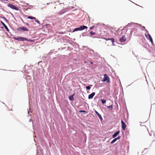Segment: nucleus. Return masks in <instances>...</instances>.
Here are the masks:
<instances>
[{
    "instance_id": "8",
    "label": "nucleus",
    "mask_w": 155,
    "mask_h": 155,
    "mask_svg": "<svg viewBox=\"0 0 155 155\" xmlns=\"http://www.w3.org/2000/svg\"><path fill=\"white\" fill-rule=\"evenodd\" d=\"M95 94V92H93L91 94H89L88 97L89 99H92Z\"/></svg>"
},
{
    "instance_id": "23",
    "label": "nucleus",
    "mask_w": 155,
    "mask_h": 155,
    "mask_svg": "<svg viewBox=\"0 0 155 155\" xmlns=\"http://www.w3.org/2000/svg\"><path fill=\"white\" fill-rule=\"evenodd\" d=\"M79 112L80 113H85L86 112V111L83 110H79Z\"/></svg>"
},
{
    "instance_id": "22",
    "label": "nucleus",
    "mask_w": 155,
    "mask_h": 155,
    "mask_svg": "<svg viewBox=\"0 0 155 155\" xmlns=\"http://www.w3.org/2000/svg\"><path fill=\"white\" fill-rule=\"evenodd\" d=\"M107 107H108V108L112 109L113 107V106L112 105H110L109 106H107Z\"/></svg>"
},
{
    "instance_id": "27",
    "label": "nucleus",
    "mask_w": 155,
    "mask_h": 155,
    "mask_svg": "<svg viewBox=\"0 0 155 155\" xmlns=\"http://www.w3.org/2000/svg\"><path fill=\"white\" fill-rule=\"evenodd\" d=\"M26 25H28V23H26Z\"/></svg>"
},
{
    "instance_id": "16",
    "label": "nucleus",
    "mask_w": 155,
    "mask_h": 155,
    "mask_svg": "<svg viewBox=\"0 0 155 155\" xmlns=\"http://www.w3.org/2000/svg\"><path fill=\"white\" fill-rule=\"evenodd\" d=\"M103 104H104L106 102V100H105L102 99L101 100Z\"/></svg>"
},
{
    "instance_id": "6",
    "label": "nucleus",
    "mask_w": 155,
    "mask_h": 155,
    "mask_svg": "<svg viewBox=\"0 0 155 155\" xmlns=\"http://www.w3.org/2000/svg\"><path fill=\"white\" fill-rule=\"evenodd\" d=\"M79 31H81L87 28V27L84 25H82L79 27Z\"/></svg>"
},
{
    "instance_id": "20",
    "label": "nucleus",
    "mask_w": 155,
    "mask_h": 155,
    "mask_svg": "<svg viewBox=\"0 0 155 155\" xmlns=\"http://www.w3.org/2000/svg\"><path fill=\"white\" fill-rule=\"evenodd\" d=\"M14 39L18 40V41H19V37L18 38L14 37Z\"/></svg>"
},
{
    "instance_id": "18",
    "label": "nucleus",
    "mask_w": 155,
    "mask_h": 155,
    "mask_svg": "<svg viewBox=\"0 0 155 155\" xmlns=\"http://www.w3.org/2000/svg\"><path fill=\"white\" fill-rule=\"evenodd\" d=\"M79 31V27L78 28H75L74 29V31Z\"/></svg>"
},
{
    "instance_id": "12",
    "label": "nucleus",
    "mask_w": 155,
    "mask_h": 155,
    "mask_svg": "<svg viewBox=\"0 0 155 155\" xmlns=\"http://www.w3.org/2000/svg\"><path fill=\"white\" fill-rule=\"evenodd\" d=\"M74 94L73 95H72L69 96V99L71 101H72L74 100V98L73 97V96Z\"/></svg>"
},
{
    "instance_id": "3",
    "label": "nucleus",
    "mask_w": 155,
    "mask_h": 155,
    "mask_svg": "<svg viewBox=\"0 0 155 155\" xmlns=\"http://www.w3.org/2000/svg\"><path fill=\"white\" fill-rule=\"evenodd\" d=\"M29 41V42H31L32 41L31 40H28L27 38L22 37H19V41Z\"/></svg>"
},
{
    "instance_id": "21",
    "label": "nucleus",
    "mask_w": 155,
    "mask_h": 155,
    "mask_svg": "<svg viewBox=\"0 0 155 155\" xmlns=\"http://www.w3.org/2000/svg\"><path fill=\"white\" fill-rule=\"evenodd\" d=\"M86 88L87 90H90L91 88L89 86H87L86 87Z\"/></svg>"
},
{
    "instance_id": "26",
    "label": "nucleus",
    "mask_w": 155,
    "mask_h": 155,
    "mask_svg": "<svg viewBox=\"0 0 155 155\" xmlns=\"http://www.w3.org/2000/svg\"><path fill=\"white\" fill-rule=\"evenodd\" d=\"M35 21L37 22V23H39V21H38L37 20H35Z\"/></svg>"
},
{
    "instance_id": "15",
    "label": "nucleus",
    "mask_w": 155,
    "mask_h": 155,
    "mask_svg": "<svg viewBox=\"0 0 155 155\" xmlns=\"http://www.w3.org/2000/svg\"><path fill=\"white\" fill-rule=\"evenodd\" d=\"M28 18L31 19H35L36 18L34 17H32L31 16H28Z\"/></svg>"
},
{
    "instance_id": "24",
    "label": "nucleus",
    "mask_w": 155,
    "mask_h": 155,
    "mask_svg": "<svg viewBox=\"0 0 155 155\" xmlns=\"http://www.w3.org/2000/svg\"><path fill=\"white\" fill-rule=\"evenodd\" d=\"M94 27V26H92L91 27H90L89 28L90 30H91Z\"/></svg>"
},
{
    "instance_id": "14",
    "label": "nucleus",
    "mask_w": 155,
    "mask_h": 155,
    "mask_svg": "<svg viewBox=\"0 0 155 155\" xmlns=\"http://www.w3.org/2000/svg\"><path fill=\"white\" fill-rule=\"evenodd\" d=\"M95 112L100 119H102V117L101 114H100L97 111L95 110Z\"/></svg>"
},
{
    "instance_id": "10",
    "label": "nucleus",
    "mask_w": 155,
    "mask_h": 155,
    "mask_svg": "<svg viewBox=\"0 0 155 155\" xmlns=\"http://www.w3.org/2000/svg\"><path fill=\"white\" fill-rule=\"evenodd\" d=\"M120 133V131H118L115 133L113 135L112 137L113 138L115 137Z\"/></svg>"
},
{
    "instance_id": "19",
    "label": "nucleus",
    "mask_w": 155,
    "mask_h": 155,
    "mask_svg": "<svg viewBox=\"0 0 155 155\" xmlns=\"http://www.w3.org/2000/svg\"><path fill=\"white\" fill-rule=\"evenodd\" d=\"M90 34L91 35H94L95 34V33L91 31L90 32Z\"/></svg>"
},
{
    "instance_id": "7",
    "label": "nucleus",
    "mask_w": 155,
    "mask_h": 155,
    "mask_svg": "<svg viewBox=\"0 0 155 155\" xmlns=\"http://www.w3.org/2000/svg\"><path fill=\"white\" fill-rule=\"evenodd\" d=\"M126 40V37L124 35L122 37L120 38V41L121 42H124Z\"/></svg>"
},
{
    "instance_id": "2",
    "label": "nucleus",
    "mask_w": 155,
    "mask_h": 155,
    "mask_svg": "<svg viewBox=\"0 0 155 155\" xmlns=\"http://www.w3.org/2000/svg\"><path fill=\"white\" fill-rule=\"evenodd\" d=\"M8 6L10 8H11L15 10H18V8L15 6L11 4H9L8 5Z\"/></svg>"
},
{
    "instance_id": "25",
    "label": "nucleus",
    "mask_w": 155,
    "mask_h": 155,
    "mask_svg": "<svg viewBox=\"0 0 155 155\" xmlns=\"http://www.w3.org/2000/svg\"><path fill=\"white\" fill-rule=\"evenodd\" d=\"M120 136H118V137H117V138H116V139L117 140L118 139H120Z\"/></svg>"
},
{
    "instance_id": "5",
    "label": "nucleus",
    "mask_w": 155,
    "mask_h": 155,
    "mask_svg": "<svg viewBox=\"0 0 155 155\" xmlns=\"http://www.w3.org/2000/svg\"><path fill=\"white\" fill-rule=\"evenodd\" d=\"M146 36L147 39H149L150 40L151 43L153 44V39H152V38L151 35L149 34H148V36Z\"/></svg>"
},
{
    "instance_id": "17",
    "label": "nucleus",
    "mask_w": 155,
    "mask_h": 155,
    "mask_svg": "<svg viewBox=\"0 0 155 155\" xmlns=\"http://www.w3.org/2000/svg\"><path fill=\"white\" fill-rule=\"evenodd\" d=\"M115 138L111 142V143H113L115 142L117 140Z\"/></svg>"
},
{
    "instance_id": "1",
    "label": "nucleus",
    "mask_w": 155,
    "mask_h": 155,
    "mask_svg": "<svg viewBox=\"0 0 155 155\" xmlns=\"http://www.w3.org/2000/svg\"><path fill=\"white\" fill-rule=\"evenodd\" d=\"M103 82H106L107 83L110 82V79L108 75L105 74L104 75V77L102 80Z\"/></svg>"
},
{
    "instance_id": "13",
    "label": "nucleus",
    "mask_w": 155,
    "mask_h": 155,
    "mask_svg": "<svg viewBox=\"0 0 155 155\" xmlns=\"http://www.w3.org/2000/svg\"><path fill=\"white\" fill-rule=\"evenodd\" d=\"M1 23L4 26L5 29L7 30V31H8L9 29L6 26V25L2 22H1Z\"/></svg>"
},
{
    "instance_id": "9",
    "label": "nucleus",
    "mask_w": 155,
    "mask_h": 155,
    "mask_svg": "<svg viewBox=\"0 0 155 155\" xmlns=\"http://www.w3.org/2000/svg\"><path fill=\"white\" fill-rule=\"evenodd\" d=\"M20 29H21V30L28 31V29L26 28L25 27H22L20 28H19Z\"/></svg>"
},
{
    "instance_id": "4",
    "label": "nucleus",
    "mask_w": 155,
    "mask_h": 155,
    "mask_svg": "<svg viewBox=\"0 0 155 155\" xmlns=\"http://www.w3.org/2000/svg\"><path fill=\"white\" fill-rule=\"evenodd\" d=\"M121 123L122 129L123 130H125L126 127V125L122 120L121 121Z\"/></svg>"
},
{
    "instance_id": "11",
    "label": "nucleus",
    "mask_w": 155,
    "mask_h": 155,
    "mask_svg": "<svg viewBox=\"0 0 155 155\" xmlns=\"http://www.w3.org/2000/svg\"><path fill=\"white\" fill-rule=\"evenodd\" d=\"M104 39H105L106 41L110 40L111 41L113 44L114 42V38H108L107 39L106 38H104Z\"/></svg>"
}]
</instances>
